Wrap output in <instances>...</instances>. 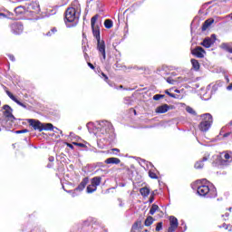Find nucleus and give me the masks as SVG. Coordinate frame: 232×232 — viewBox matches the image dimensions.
<instances>
[{
	"instance_id": "7",
	"label": "nucleus",
	"mask_w": 232,
	"mask_h": 232,
	"mask_svg": "<svg viewBox=\"0 0 232 232\" xmlns=\"http://www.w3.org/2000/svg\"><path fill=\"white\" fill-rule=\"evenodd\" d=\"M27 122L32 126V128H34V130L37 131L44 130V124L38 120L29 119L27 120Z\"/></svg>"
},
{
	"instance_id": "6",
	"label": "nucleus",
	"mask_w": 232,
	"mask_h": 232,
	"mask_svg": "<svg viewBox=\"0 0 232 232\" xmlns=\"http://www.w3.org/2000/svg\"><path fill=\"white\" fill-rule=\"evenodd\" d=\"M219 160V164H221V166H227L229 164V162L232 161V158L231 155L229 154V152H223L219 155L218 158Z\"/></svg>"
},
{
	"instance_id": "54",
	"label": "nucleus",
	"mask_w": 232,
	"mask_h": 232,
	"mask_svg": "<svg viewBox=\"0 0 232 232\" xmlns=\"http://www.w3.org/2000/svg\"><path fill=\"white\" fill-rule=\"evenodd\" d=\"M73 190H68L67 193H70L72 195Z\"/></svg>"
},
{
	"instance_id": "3",
	"label": "nucleus",
	"mask_w": 232,
	"mask_h": 232,
	"mask_svg": "<svg viewBox=\"0 0 232 232\" xmlns=\"http://www.w3.org/2000/svg\"><path fill=\"white\" fill-rule=\"evenodd\" d=\"M81 17V5L74 0L65 11V23H77Z\"/></svg>"
},
{
	"instance_id": "21",
	"label": "nucleus",
	"mask_w": 232,
	"mask_h": 232,
	"mask_svg": "<svg viewBox=\"0 0 232 232\" xmlns=\"http://www.w3.org/2000/svg\"><path fill=\"white\" fill-rule=\"evenodd\" d=\"M140 195L142 196V197H148V195H150V188H141L140 189Z\"/></svg>"
},
{
	"instance_id": "26",
	"label": "nucleus",
	"mask_w": 232,
	"mask_h": 232,
	"mask_svg": "<svg viewBox=\"0 0 232 232\" xmlns=\"http://www.w3.org/2000/svg\"><path fill=\"white\" fill-rule=\"evenodd\" d=\"M158 210H159V207L153 204L150 209V215H155V213H157Z\"/></svg>"
},
{
	"instance_id": "42",
	"label": "nucleus",
	"mask_w": 232,
	"mask_h": 232,
	"mask_svg": "<svg viewBox=\"0 0 232 232\" xmlns=\"http://www.w3.org/2000/svg\"><path fill=\"white\" fill-rule=\"evenodd\" d=\"M88 66H90L92 70H95V66H93V64H92L91 63H88Z\"/></svg>"
},
{
	"instance_id": "11",
	"label": "nucleus",
	"mask_w": 232,
	"mask_h": 232,
	"mask_svg": "<svg viewBox=\"0 0 232 232\" xmlns=\"http://www.w3.org/2000/svg\"><path fill=\"white\" fill-rule=\"evenodd\" d=\"M11 30L13 34H15V35H19V34H23V30H24V27L23 26V24L15 22L11 25Z\"/></svg>"
},
{
	"instance_id": "36",
	"label": "nucleus",
	"mask_w": 232,
	"mask_h": 232,
	"mask_svg": "<svg viewBox=\"0 0 232 232\" xmlns=\"http://www.w3.org/2000/svg\"><path fill=\"white\" fill-rule=\"evenodd\" d=\"M162 229V222H160L156 226V231H160Z\"/></svg>"
},
{
	"instance_id": "37",
	"label": "nucleus",
	"mask_w": 232,
	"mask_h": 232,
	"mask_svg": "<svg viewBox=\"0 0 232 232\" xmlns=\"http://www.w3.org/2000/svg\"><path fill=\"white\" fill-rule=\"evenodd\" d=\"M15 133L17 135H19L21 133H28V130L24 129V130H16Z\"/></svg>"
},
{
	"instance_id": "52",
	"label": "nucleus",
	"mask_w": 232,
	"mask_h": 232,
	"mask_svg": "<svg viewBox=\"0 0 232 232\" xmlns=\"http://www.w3.org/2000/svg\"><path fill=\"white\" fill-rule=\"evenodd\" d=\"M224 137H229V133L224 134Z\"/></svg>"
},
{
	"instance_id": "61",
	"label": "nucleus",
	"mask_w": 232,
	"mask_h": 232,
	"mask_svg": "<svg viewBox=\"0 0 232 232\" xmlns=\"http://www.w3.org/2000/svg\"><path fill=\"white\" fill-rule=\"evenodd\" d=\"M229 211H231V208H229Z\"/></svg>"
},
{
	"instance_id": "15",
	"label": "nucleus",
	"mask_w": 232,
	"mask_h": 232,
	"mask_svg": "<svg viewBox=\"0 0 232 232\" xmlns=\"http://www.w3.org/2000/svg\"><path fill=\"white\" fill-rule=\"evenodd\" d=\"M209 159V155L205 156L201 161H197L195 163L196 169H202L204 168V162Z\"/></svg>"
},
{
	"instance_id": "30",
	"label": "nucleus",
	"mask_w": 232,
	"mask_h": 232,
	"mask_svg": "<svg viewBox=\"0 0 232 232\" xmlns=\"http://www.w3.org/2000/svg\"><path fill=\"white\" fill-rule=\"evenodd\" d=\"M140 226H142V222L140 221H137L133 224L132 226V229H139V227H140Z\"/></svg>"
},
{
	"instance_id": "55",
	"label": "nucleus",
	"mask_w": 232,
	"mask_h": 232,
	"mask_svg": "<svg viewBox=\"0 0 232 232\" xmlns=\"http://www.w3.org/2000/svg\"><path fill=\"white\" fill-rule=\"evenodd\" d=\"M149 166H150L151 168H153V164H151L150 162H149Z\"/></svg>"
},
{
	"instance_id": "20",
	"label": "nucleus",
	"mask_w": 232,
	"mask_h": 232,
	"mask_svg": "<svg viewBox=\"0 0 232 232\" xmlns=\"http://www.w3.org/2000/svg\"><path fill=\"white\" fill-rule=\"evenodd\" d=\"M102 178L101 177H94L92 179V184L97 188V186H101V181Z\"/></svg>"
},
{
	"instance_id": "58",
	"label": "nucleus",
	"mask_w": 232,
	"mask_h": 232,
	"mask_svg": "<svg viewBox=\"0 0 232 232\" xmlns=\"http://www.w3.org/2000/svg\"><path fill=\"white\" fill-rule=\"evenodd\" d=\"M226 217H229V214H228V213H227V214H226Z\"/></svg>"
},
{
	"instance_id": "45",
	"label": "nucleus",
	"mask_w": 232,
	"mask_h": 232,
	"mask_svg": "<svg viewBox=\"0 0 232 232\" xmlns=\"http://www.w3.org/2000/svg\"><path fill=\"white\" fill-rule=\"evenodd\" d=\"M69 137H70L71 139H73V137H75V134H74L73 132H71L70 135H69Z\"/></svg>"
},
{
	"instance_id": "32",
	"label": "nucleus",
	"mask_w": 232,
	"mask_h": 232,
	"mask_svg": "<svg viewBox=\"0 0 232 232\" xmlns=\"http://www.w3.org/2000/svg\"><path fill=\"white\" fill-rule=\"evenodd\" d=\"M169 97H171L172 99H182V96L179 94H173V93H169Z\"/></svg>"
},
{
	"instance_id": "35",
	"label": "nucleus",
	"mask_w": 232,
	"mask_h": 232,
	"mask_svg": "<svg viewBox=\"0 0 232 232\" xmlns=\"http://www.w3.org/2000/svg\"><path fill=\"white\" fill-rule=\"evenodd\" d=\"M14 102H16V104H18L19 106H22L23 108H26V106L23 102H21L19 100H17V98H15Z\"/></svg>"
},
{
	"instance_id": "10",
	"label": "nucleus",
	"mask_w": 232,
	"mask_h": 232,
	"mask_svg": "<svg viewBox=\"0 0 232 232\" xmlns=\"http://www.w3.org/2000/svg\"><path fill=\"white\" fill-rule=\"evenodd\" d=\"M177 227H179V219H177L175 216H170L169 227L168 229V232H175L177 230Z\"/></svg>"
},
{
	"instance_id": "16",
	"label": "nucleus",
	"mask_w": 232,
	"mask_h": 232,
	"mask_svg": "<svg viewBox=\"0 0 232 232\" xmlns=\"http://www.w3.org/2000/svg\"><path fill=\"white\" fill-rule=\"evenodd\" d=\"M29 10H32V12L34 14H38V12L41 11V8L39 7V4L37 3H32L30 5H29Z\"/></svg>"
},
{
	"instance_id": "39",
	"label": "nucleus",
	"mask_w": 232,
	"mask_h": 232,
	"mask_svg": "<svg viewBox=\"0 0 232 232\" xmlns=\"http://www.w3.org/2000/svg\"><path fill=\"white\" fill-rule=\"evenodd\" d=\"M167 82H169V84H175V82H177L175 80H171V79L168 78Z\"/></svg>"
},
{
	"instance_id": "48",
	"label": "nucleus",
	"mask_w": 232,
	"mask_h": 232,
	"mask_svg": "<svg viewBox=\"0 0 232 232\" xmlns=\"http://www.w3.org/2000/svg\"><path fill=\"white\" fill-rule=\"evenodd\" d=\"M102 77H104L105 81H108V76H106V74H104L103 72L102 73Z\"/></svg>"
},
{
	"instance_id": "8",
	"label": "nucleus",
	"mask_w": 232,
	"mask_h": 232,
	"mask_svg": "<svg viewBox=\"0 0 232 232\" xmlns=\"http://www.w3.org/2000/svg\"><path fill=\"white\" fill-rule=\"evenodd\" d=\"M215 41H217V35L211 34V37H207L203 40L201 43V46H204V48H211L213 44H215Z\"/></svg>"
},
{
	"instance_id": "38",
	"label": "nucleus",
	"mask_w": 232,
	"mask_h": 232,
	"mask_svg": "<svg viewBox=\"0 0 232 232\" xmlns=\"http://www.w3.org/2000/svg\"><path fill=\"white\" fill-rule=\"evenodd\" d=\"M72 144H73L74 146H79L80 148H84V143L73 142Z\"/></svg>"
},
{
	"instance_id": "51",
	"label": "nucleus",
	"mask_w": 232,
	"mask_h": 232,
	"mask_svg": "<svg viewBox=\"0 0 232 232\" xmlns=\"http://www.w3.org/2000/svg\"><path fill=\"white\" fill-rule=\"evenodd\" d=\"M165 93H166L167 95H169V93H171V92H169V91L166 90V91H165Z\"/></svg>"
},
{
	"instance_id": "60",
	"label": "nucleus",
	"mask_w": 232,
	"mask_h": 232,
	"mask_svg": "<svg viewBox=\"0 0 232 232\" xmlns=\"http://www.w3.org/2000/svg\"><path fill=\"white\" fill-rule=\"evenodd\" d=\"M230 126H232V121L230 122Z\"/></svg>"
},
{
	"instance_id": "53",
	"label": "nucleus",
	"mask_w": 232,
	"mask_h": 232,
	"mask_svg": "<svg viewBox=\"0 0 232 232\" xmlns=\"http://www.w3.org/2000/svg\"><path fill=\"white\" fill-rule=\"evenodd\" d=\"M119 202H120V206L122 207V201L121 199H119Z\"/></svg>"
},
{
	"instance_id": "31",
	"label": "nucleus",
	"mask_w": 232,
	"mask_h": 232,
	"mask_svg": "<svg viewBox=\"0 0 232 232\" xmlns=\"http://www.w3.org/2000/svg\"><path fill=\"white\" fill-rule=\"evenodd\" d=\"M160 99H164V95L162 94H156L153 96L154 101H160Z\"/></svg>"
},
{
	"instance_id": "13",
	"label": "nucleus",
	"mask_w": 232,
	"mask_h": 232,
	"mask_svg": "<svg viewBox=\"0 0 232 232\" xmlns=\"http://www.w3.org/2000/svg\"><path fill=\"white\" fill-rule=\"evenodd\" d=\"M155 111L156 113H168V111H169V105L163 104V105L158 106Z\"/></svg>"
},
{
	"instance_id": "59",
	"label": "nucleus",
	"mask_w": 232,
	"mask_h": 232,
	"mask_svg": "<svg viewBox=\"0 0 232 232\" xmlns=\"http://www.w3.org/2000/svg\"><path fill=\"white\" fill-rule=\"evenodd\" d=\"M0 15H5V14H3V13H0Z\"/></svg>"
},
{
	"instance_id": "1",
	"label": "nucleus",
	"mask_w": 232,
	"mask_h": 232,
	"mask_svg": "<svg viewBox=\"0 0 232 232\" xmlns=\"http://www.w3.org/2000/svg\"><path fill=\"white\" fill-rule=\"evenodd\" d=\"M97 19H99V14H96L91 19V26L92 31V35L95 37L97 41V50L99 52V55H102V61H106V44L104 40H101V29L97 23Z\"/></svg>"
},
{
	"instance_id": "47",
	"label": "nucleus",
	"mask_w": 232,
	"mask_h": 232,
	"mask_svg": "<svg viewBox=\"0 0 232 232\" xmlns=\"http://www.w3.org/2000/svg\"><path fill=\"white\" fill-rule=\"evenodd\" d=\"M111 151H116V153H119L121 151V150H119V149H112Z\"/></svg>"
},
{
	"instance_id": "9",
	"label": "nucleus",
	"mask_w": 232,
	"mask_h": 232,
	"mask_svg": "<svg viewBox=\"0 0 232 232\" xmlns=\"http://www.w3.org/2000/svg\"><path fill=\"white\" fill-rule=\"evenodd\" d=\"M4 116L7 119V121H11V122H14L15 121V117L14 114H12V107L9 105H4Z\"/></svg>"
},
{
	"instance_id": "2",
	"label": "nucleus",
	"mask_w": 232,
	"mask_h": 232,
	"mask_svg": "<svg viewBox=\"0 0 232 232\" xmlns=\"http://www.w3.org/2000/svg\"><path fill=\"white\" fill-rule=\"evenodd\" d=\"M196 184L199 197H207V198H215L217 197V188L208 179H198Z\"/></svg>"
},
{
	"instance_id": "43",
	"label": "nucleus",
	"mask_w": 232,
	"mask_h": 232,
	"mask_svg": "<svg viewBox=\"0 0 232 232\" xmlns=\"http://www.w3.org/2000/svg\"><path fill=\"white\" fill-rule=\"evenodd\" d=\"M154 200H155V198H153V196H151L149 200L150 204H151Z\"/></svg>"
},
{
	"instance_id": "28",
	"label": "nucleus",
	"mask_w": 232,
	"mask_h": 232,
	"mask_svg": "<svg viewBox=\"0 0 232 232\" xmlns=\"http://www.w3.org/2000/svg\"><path fill=\"white\" fill-rule=\"evenodd\" d=\"M149 177L150 179H159V177L157 176V173H155V171L153 169H150Z\"/></svg>"
},
{
	"instance_id": "41",
	"label": "nucleus",
	"mask_w": 232,
	"mask_h": 232,
	"mask_svg": "<svg viewBox=\"0 0 232 232\" xmlns=\"http://www.w3.org/2000/svg\"><path fill=\"white\" fill-rule=\"evenodd\" d=\"M8 57L13 63L15 61V57L14 56V54H8Z\"/></svg>"
},
{
	"instance_id": "14",
	"label": "nucleus",
	"mask_w": 232,
	"mask_h": 232,
	"mask_svg": "<svg viewBox=\"0 0 232 232\" xmlns=\"http://www.w3.org/2000/svg\"><path fill=\"white\" fill-rule=\"evenodd\" d=\"M89 181L90 179L88 178H84L79 186L75 188V191H82L84 188H86Z\"/></svg>"
},
{
	"instance_id": "23",
	"label": "nucleus",
	"mask_w": 232,
	"mask_h": 232,
	"mask_svg": "<svg viewBox=\"0 0 232 232\" xmlns=\"http://www.w3.org/2000/svg\"><path fill=\"white\" fill-rule=\"evenodd\" d=\"M94 191H97V187L95 185H93L92 183H91L87 187V193H93Z\"/></svg>"
},
{
	"instance_id": "50",
	"label": "nucleus",
	"mask_w": 232,
	"mask_h": 232,
	"mask_svg": "<svg viewBox=\"0 0 232 232\" xmlns=\"http://www.w3.org/2000/svg\"><path fill=\"white\" fill-rule=\"evenodd\" d=\"M174 92H175V93H180L182 91L176 89Z\"/></svg>"
},
{
	"instance_id": "49",
	"label": "nucleus",
	"mask_w": 232,
	"mask_h": 232,
	"mask_svg": "<svg viewBox=\"0 0 232 232\" xmlns=\"http://www.w3.org/2000/svg\"><path fill=\"white\" fill-rule=\"evenodd\" d=\"M68 148H71V150H73V145L67 143Z\"/></svg>"
},
{
	"instance_id": "24",
	"label": "nucleus",
	"mask_w": 232,
	"mask_h": 232,
	"mask_svg": "<svg viewBox=\"0 0 232 232\" xmlns=\"http://www.w3.org/2000/svg\"><path fill=\"white\" fill-rule=\"evenodd\" d=\"M221 48L227 52H229V53H232V47L229 45V44H222Z\"/></svg>"
},
{
	"instance_id": "25",
	"label": "nucleus",
	"mask_w": 232,
	"mask_h": 232,
	"mask_svg": "<svg viewBox=\"0 0 232 232\" xmlns=\"http://www.w3.org/2000/svg\"><path fill=\"white\" fill-rule=\"evenodd\" d=\"M104 26H105V28H108V29L112 28L113 27V21H111L110 19L105 20Z\"/></svg>"
},
{
	"instance_id": "5",
	"label": "nucleus",
	"mask_w": 232,
	"mask_h": 232,
	"mask_svg": "<svg viewBox=\"0 0 232 232\" xmlns=\"http://www.w3.org/2000/svg\"><path fill=\"white\" fill-rule=\"evenodd\" d=\"M201 119L202 121L199 123L200 131H208L211 124H213V116L209 113H205L201 115Z\"/></svg>"
},
{
	"instance_id": "44",
	"label": "nucleus",
	"mask_w": 232,
	"mask_h": 232,
	"mask_svg": "<svg viewBox=\"0 0 232 232\" xmlns=\"http://www.w3.org/2000/svg\"><path fill=\"white\" fill-rule=\"evenodd\" d=\"M227 90H228V92H232V83L227 87Z\"/></svg>"
},
{
	"instance_id": "34",
	"label": "nucleus",
	"mask_w": 232,
	"mask_h": 232,
	"mask_svg": "<svg viewBox=\"0 0 232 232\" xmlns=\"http://www.w3.org/2000/svg\"><path fill=\"white\" fill-rule=\"evenodd\" d=\"M6 93L12 101H15L16 98H15V96H14V94H12V92H10L9 91H6Z\"/></svg>"
},
{
	"instance_id": "22",
	"label": "nucleus",
	"mask_w": 232,
	"mask_h": 232,
	"mask_svg": "<svg viewBox=\"0 0 232 232\" xmlns=\"http://www.w3.org/2000/svg\"><path fill=\"white\" fill-rule=\"evenodd\" d=\"M54 129H55V127H53V124H52V123L44 124V130H45L53 131Z\"/></svg>"
},
{
	"instance_id": "19",
	"label": "nucleus",
	"mask_w": 232,
	"mask_h": 232,
	"mask_svg": "<svg viewBox=\"0 0 232 232\" xmlns=\"http://www.w3.org/2000/svg\"><path fill=\"white\" fill-rule=\"evenodd\" d=\"M191 64H192V68H193L196 72H198V70H200V63H198V60H196V59H191Z\"/></svg>"
},
{
	"instance_id": "17",
	"label": "nucleus",
	"mask_w": 232,
	"mask_h": 232,
	"mask_svg": "<svg viewBox=\"0 0 232 232\" xmlns=\"http://www.w3.org/2000/svg\"><path fill=\"white\" fill-rule=\"evenodd\" d=\"M213 23H215V20L213 18H209V19L206 20L203 23L202 31L206 32V30H208V28H209V25L212 24Z\"/></svg>"
},
{
	"instance_id": "46",
	"label": "nucleus",
	"mask_w": 232,
	"mask_h": 232,
	"mask_svg": "<svg viewBox=\"0 0 232 232\" xmlns=\"http://www.w3.org/2000/svg\"><path fill=\"white\" fill-rule=\"evenodd\" d=\"M53 160H55V159H54L53 157H52V156L49 157V161H50V162H53Z\"/></svg>"
},
{
	"instance_id": "4",
	"label": "nucleus",
	"mask_w": 232,
	"mask_h": 232,
	"mask_svg": "<svg viewBox=\"0 0 232 232\" xmlns=\"http://www.w3.org/2000/svg\"><path fill=\"white\" fill-rule=\"evenodd\" d=\"M95 126L98 132L102 135H106L113 131V125L108 121H96Z\"/></svg>"
},
{
	"instance_id": "12",
	"label": "nucleus",
	"mask_w": 232,
	"mask_h": 232,
	"mask_svg": "<svg viewBox=\"0 0 232 232\" xmlns=\"http://www.w3.org/2000/svg\"><path fill=\"white\" fill-rule=\"evenodd\" d=\"M192 55L198 57V59H203L204 55H206V51L204 48L198 46L191 51Z\"/></svg>"
},
{
	"instance_id": "18",
	"label": "nucleus",
	"mask_w": 232,
	"mask_h": 232,
	"mask_svg": "<svg viewBox=\"0 0 232 232\" xmlns=\"http://www.w3.org/2000/svg\"><path fill=\"white\" fill-rule=\"evenodd\" d=\"M105 164H121V160L119 158H108Z\"/></svg>"
},
{
	"instance_id": "29",
	"label": "nucleus",
	"mask_w": 232,
	"mask_h": 232,
	"mask_svg": "<svg viewBox=\"0 0 232 232\" xmlns=\"http://www.w3.org/2000/svg\"><path fill=\"white\" fill-rule=\"evenodd\" d=\"M186 111H187L188 113H190V115H197V112H196L195 110H193V108H191V107H187V108H186Z\"/></svg>"
},
{
	"instance_id": "27",
	"label": "nucleus",
	"mask_w": 232,
	"mask_h": 232,
	"mask_svg": "<svg viewBox=\"0 0 232 232\" xmlns=\"http://www.w3.org/2000/svg\"><path fill=\"white\" fill-rule=\"evenodd\" d=\"M151 224H153V217L149 216V217L145 219V226L150 227V226H151Z\"/></svg>"
},
{
	"instance_id": "56",
	"label": "nucleus",
	"mask_w": 232,
	"mask_h": 232,
	"mask_svg": "<svg viewBox=\"0 0 232 232\" xmlns=\"http://www.w3.org/2000/svg\"><path fill=\"white\" fill-rule=\"evenodd\" d=\"M141 162H143V164H146V160H142Z\"/></svg>"
},
{
	"instance_id": "33",
	"label": "nucleus",
	"mask_w": 232,
	"mask_h": 232,
	"mask_svg": "<svg viewBox=\"0 0 232 232\" xmlns=\"http://www.w3.org/2000/svg\"><path fill=\"white\" fill-rule=\"evenodd\" d=\"M15 14H23V7L18 6L14 9Z\"/></svg>"
},
{
	"instance_id": "57",
	"label": "nucleus",
	"mask_w": 232,
	"mask_h": 232,
	"mask_svg": "<svg viewBox=\"0 0 232 232\" xmlns=\"http://www.w3.org/2000/svg\"><path fill=\"white\" fill-rule=\"evenodd\" d=\"M53 32H57V29H53Z\"/></svg>"
},
{
	"instance_id": "40",
	"label": "nucleus",
	"mask_w": 232,
	"mask_h": 232,
	"mask_svg": "<svg viewBox=\"0 0 232 232\" xmlns=\"http://www.w3.org/2000/svg\"><path fill=\"white\" fill-rule=\"evenodd\" d=\"M77 191L78 190H72V194H71V196L72 197V198H75V197H77L79 194H77Z\"/></svg>"
}]
</instances>
